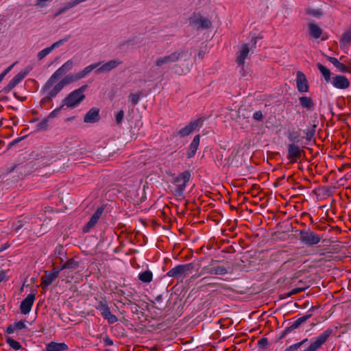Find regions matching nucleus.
I'll list each match as a JSON object with an SVG mask.
<instances>
[{"instance_id":"f257e3e1","label":"nucleus","mask_w":351,"mask_h":351,"mask_svg":"<svg viewBox=\"0 0 351 351\" xmlns=\"http://www.w3.org/2000/svg\"><path fill=\"white\" fill-rule=\"evenodd\" d=\"M191 178V174L189 171H184L178 176H174L171 180L173 185V195L176 197H183L187 183Z\"/></svg>"},{"instance_id":"f03ea898","label":"nucleus","mask_w":351,"mask_h":351,"mask_svg":"<svg viewBox=\"0 0 351 351\" xmlns=\"http://www.w3.org/2000/svg\"><path fill=\"white\" fill-rule=\"evenodd\" d=\"M87 85H83L79 88L70 93L64 99L63 106L68 108H75L84 99L85 95L84 92L87 89Z\"/></svg>"},{"instance_id":"7ed1b4c3","label":"nucleus","mask_w":351,"mask_h":351,"mask_svg":"<svg viewBox=\"0 0 351 351\" xmlns=\"http://www.w3.org/2000/svg\"><path fill=\"white\" fill-rule=\"evenodd\" d=\"M186 56L187 52L184 50L176 51L169 55L158 57L155 61V65L157 67H161L165 64L176 62Z\"/></svg>"},{"instance_id":"20e7f679","label":"nucleus","mask_w":351,"mask_h":351,"mask_svg":"<svg viewBox=\"0 0 351 351\" xmlns=\"http://www.w3.org/2000/svg\"><path fill=\"white\" fill-rule=\"evenodd\" d=\"M73 66V62L71 60L66 61L64 64H63L59 69H58L49 77V79L46 82L44 88L49 89L52 87L53 84L56 82V80L59 78L62 75L65 74L66 72L70 71Z\"/></svg>"},{"instance_id":"39448f33","label":"nucleus","mask_w":351,"mask_h":351,"mask_svg":"<svg viewBox=\"0 0 351 351\" xmlns=\"http://www.w3.org/2000/svg\"><path fill=\"white\" fill-rule=\"evenodd\" d=\"M193 269V265L192 263L178 265L171 269L167 273V276L177 279L183 278L189 273H191Z\"/></svg>"},{"instance_id":"423d86ee","label":"nucleus","mask_w":351,"mask_h":351,"mask_svg":"<svg viewBox=\"0 0 351 351\" xmlns=\"http://www.w3.org/2000/svg\"><path fill=\"white\" fill-rule=\"evenodd\" d=\"M333 333V329L327 328L311 343V345L305 349L304 351H317L319 349L322 345H324L328 340V339Z\"/></svg>"},{"instance_id":"0eeeda50","label":"nucleus","mask_w":351,"mask_h":351,"mask_svg":"<svg viewBox=\"0 0 351 351\" xmlns=\"http://www.w3.org/2000/svg\"><path fill=\"white\" fill-rule=\"evenodd\" d=\"M96 308L100 311L101 315L108 324H112L118 321V318L111 313L110 308L105 300H100L96 306Z\"/></svg>"},{"instance_id":"6e6552de","label":"nucleus","mask_w":351,"mask_h":351,"mask_svg":"<svg viewBox=\"0 0 351 351\" xmlns=\"http://www.w3.org/2000/svg\"><path fill=\"white\" fill-rule=\"evenodd\" d=\"M190 24L193 25L197 29H208L211 27V21L200 14H194L189 19Z\"/></svg>"},{"instance_id":"1a4fd4ad","label":"nucleus","mask_w":351,"mask_h":351,"mask_svg":"<svg viewBox=\"0 0 351 351\" xmlns=\"http://www.w3.org/2000/svg\"><path fill=\"white\" fill-rule=\"evenodd\" d=\"M304 153V150L295 143H290L288 145L287 157L289 160L290 163L296 162L301 158Z\"/></svg>"},{"instance_id":"9d476101","label":"nucleus","mask_w":351,"mask_h":351,"mask_svg":"<svg viewBox=\"0 0 351 351\" xmlns=\"http://www.w3.org/2000/svg\"><path fill=\"white\" fill-rule=\"evenodd\" d=\"M202 124L203 119H197L191 121L187 125L178 130L177 132V135L181 138L187 136L193 132L197 128H201Z\"/></svg>"},{"instance_id":"9b49d317","label":"nucleus","mask_w":351,"mask_h":351,"mask_svg":"<svg viewBox=\"0 0 351 351\" xmlns=\"http://www.w3.org/2000/svg\"><path fill=\"white\" fill-rule=\"evenodd\" d=\"M300 240L306 245H313L319 243L321 238L319 234L312 231L302 230L300 232Z\"/></svg>"},{"instance_id":"f8f14e48","label":"nucleus","mask_w":351,"mask_h":351,"mask_svg":"<svg viewBox=\"0 0 351 351\" xmlns=\"http://www.w3.org/2000/svg\"><path fill=\"white\" fill-rule=\"evenodd\" d=\"M45 274L41 277L40 286L42 289H46L58 277L60 270L53 268L50 271H45Z\"/></svg>"},{"instance_id":"ddd939ff","label":"nucleus","mask_w":351,"mask_h":351,"mask_svg":"<svg viewBox=\"0 0 351 351\" xmlns=\"http://www.w3.org/2000/svg\"><path fill=\"white\" fill-rule=\"evenodd\" d=\"M296 86L300 93H307L309 90V85L304 73L300 71L296 73Z\"/></svg>"},{"instance_id":"4468645a","label":"nucleus","mask_w":351,"mask_h":351,"mask_svg":"<svg viewBox=\"0 0 351 351\" xmlns=\"http://www.w3.org/2000/svg\"><path fill=\"white\" fill-rule=\"evenodd\" d=\"M330 82L335 88L338 89H347L350 86L349 80L346 76L341 75L332 76Z\"/></svg>"},{"instance_id":"2eb2a0df","label":"nucleus","mask_w":351,"mask_h":351,"mask_svg":"<svg viewBox=\"0 0 351 351\" xmlns=\"http://www.w3.org/2000/svg\"><path fill=\"white\" fill-rule=\"evenodd\" d=\"M35 299L36 293H31L22 300L20 305V311L22 314L27 315L30 312Z\"/></svg>"},{"instance_id":"dca6fc26","label":"nucleus","mask_w":351,"mask_h":351,"mask_svg":"<svg viewBox=\"0 0 351 351\" xmlns=\"http://www.w3.org/2000/svg\"><path fill=\"white\" fill-rule=\"evenodd\" d=\"M69 37L64 38L60 40L55 42L50 47H47L38 53L37 57L39 60H43L45 57H46L48 54H49L53 49L59 47L60 45H63L65 42L69 40Z\"/></svg>"},{"instance_id":"f3484780","label":"nucleus","mask_w":351,"mask_h":351,"mask_svg":"<svg viewBox=\"0 0 351 351\" xmlns=\"http://www.w3.org/2000/svg\"><path fill=\"white\" fill-rule=\"evenodd\" d=\"M27 75V72H20L16 75L10 82L3 88V92L5 93L11 91L18 84H19Z\"/></svg>"},{"instance_id":"a211bd4d","label":"nucleus","mask_w":351,"mask_h":351,"mask_svg":"<svg viewBox=\"0 0 351 351\" xmlns=\"http://www.w3.org/2000/svg\"><path fill=\"white\" fill-rule=\"evenodd\" d=\"M103 212L102 208H98L95 213L92 215L88 223L83 227L82 231L85 233L90 232V230L97 224L98 220L101 216Z\"/></svg>"},{"instance_id":"6ab92c4d","label":"nucleus","mask_w":351,"mask_h":351,"mask_svg":"<svg viewBox=\"0 0 351 351\" xmlns=\"http://www.w3.org/2000/svg\"><path fill=\"white\" fill-rule=\"evenodd\" d=\"M100 119L99 110L97 108H92L85 114L84 122L87 123H93L97 122Z\"/></svg>"},{"instance_id":"aec40b11","label":"nucleus","mask_w":351,"mask_h":351,"mask_svg":"<svg viewBox=\"0 0 351 351\" xmlns=\"http://www.w3.org/2000/svg\"><path fill=\"white\" fill-rule=\"evenodd\" d=\"M121 64H122L121 61H119L118 60H111L108 61V62L102 64L99 68H97L95 73L99 74V73H101L109 72L111 70L116 68L117 66H118L119 65H120Z\"/></svg>"},{"instance_id":"412c9836","label":"nucleus","mask_w":351,"mask_h":351,"mask_svg":"<svg viewBox=\"0 0 351 351\" xmlns=\"http://www.w3.org/2000/svg\"><path fill=\"white\" fill-rule=\"evenodd\" d=\"M69 346L65 343H58L51 341L45 344V348L43 351H66Z\"/></svg>"},{"instance_id":"4be33fe9","label":"nucleus","mask_w":351,"mask_h":351,"mask_svg":"<svg viewBox=\"0 0 351 351\" xmlns=\"http://www.w3.org/2000/svg\"><path fill=\"white\" fill-rule=\"evenodd\" d=\"M25 320H21L10 324L5 330V332L10 335L14 332H18L19 330H21L23 329H27V328L25 324Z\"/></svg>"},{"instance_id":"5701e85b","label":"nucleus","mask_w":351,"mask_h":351,"mask_svg":"<svg viewBox=\"0 0 351 351\" xmlns=\"http://www.w3.org/2000/svg\"><path fill=\"white\" fill-rule=\"evenodd\" d=\"M250 52L248 45L244 44L242 45L240 51L237 54L236 62L240 66L245 64V60L247 57Z\"/></svg>"},{"instance_id":"b1692460","label":"nucleus","mask_w":351,"mask_h":351,"mask_svg":"<svg viewBox=\"0 0 351 351\" xmlns=\"http://www.w3.org/2000/svg\"><path fill=\"white\" fill-rule=\"evenodd\" d=\"M199 141L200 136L199 134L195 136L189 145V150L187 152V158H191L195 156L198 149Z\"/></svg>"},{"instance_id":"393cba45","label":"nucleus","mask_w":351,"mask_h":351,"mask_svg":"<svg viewBox=\"0 0 351 351\" xmlns=\"http://www.w3.org/2000/svg\"><path fill=\"white\" fill-rule=\"evenodd\" d=\"M202 273L206 274L223 275L227 273V269L223 266H216L211 268L204 267Z\"/></svg>"},{"instance_id":"a878e982","label":"nucleus","mask_w":351,"mask_h":351,"mask_svg":"<svg viewBox=\"0 0 351 351\" xmlns=\"http://www.w3.org/2000/svg\"><path fill=\"white\" fill-rule=\"evenodd\" d=\"M299 101L300 106L307 110H313L315 107V103L313 99L310 97L302 96L299 97Z\"/></svg>"},{"instance_id":"bb28decb","label":"nucleus","mask_w":351,"mask_h":351,"mask_svg":"<svg viewBox=\"0 0 351 351\" xmlns=\"http://www.w3.org/2000/svg\"><path fill=\"white\" fill-rule=\"evenodd\" d=\"M308 32L314 38H319L322 36V29L315 23H310L308 25Z\"/></svg>"},{"instance_id":"cd10ccee","label":"nucleus","mask_w":351,"mask_h":351,"mask_svg":"<svg viewBox=\"0 0 351 351\" xmlns=\"http://www.w3.org/2000/svg\"><path fill=\"white\" fill-rule=\"evenodd\" d=\"M339 43L341 47H345L351 44V27L343 33Z\"/></svg>"},{"instance_id":"c85d7f7f","label":"nucleus","mask_w":351,"mask_h":351,"mask_svg":"<svg viewBox=\"0 0 351 351\" xmlns=\"http://www.w3.org/2000/svg\"><path fill=\"white\" fill-rule=\"evenodd\" d=\"M100 62L90 64L86 66L82 71L77 73L78 77L80 80L84 78L88 75L93 69L97 68L100 65Z\"/></svg>"},{"instance_id":"c756f323","label":"nucleus","mask_w":351,"mask_h":351,"mask_svg":"<svg viewBox=\"0 0 351 351\" xmlns=\"http://www.w3.org/2000/svg\"><path fill=\"white\" fill-rule=\"evenodd\" d=\"M317 66L324 78V80L327 83L330 82L332 80L330 71L321 63H317Z\"/></svg>"},{"instance_id":"7c9ffc66","label":"nucleus","mask_w":351,"mask_h":351,"mask_svg":"<svg viewBox=\"0 0 351 351\" xmlns=\"http://www.w3.org/2000/svg\"><path fill=\"white\" fill-rule=\"evenodd\" d=\"M79 267V263L74 258L66 261L59 269L60 271L63 269H75Z\"/></svg>"},{"instance_id":"2f4dec72","label":"nucleus","mask_w":351,"mask_h":351,"mask_svg":"<svg viewBox=\"0 0 351 351\" xmlns=\"http://www.w3.org/2000/svg\"><path fill=\"white\" fill-rule=\"evenodd\" d=\"M78 5L77 1L75 0H70L69 2H67L62 8H60L58 11L56 12L54 14V16L56 17L59 16L60 14L65 12L68 10L75 7V5Z\"/></svg>"},{"instance_id":"473e14b6","label":"nucleus","mask_w":351,"mask_h":351,"mask_svg":"<svg viewBox=\"0 0 351 351\" xmlns=\"http://www.w3.org/2000/svg\"><path fill=\"white\" fill-rule=\"evenodd\" d=\"M311 317V314L306 315L304 316H302L301 317H299L298 319H296L290 326L288 328H290L291 332L293 330L299 328L300 325L303 323H304L307 319H308Z\"/></svg>"},{"instance_id":"72a5a7b5","label":"nucleus","mask_w":351,"mask_h":351,"mask_svg":"<svg viewBox=\"0 0 351 351\" xmlns=\"http://www.w3.org/2000/svg\"><path fill=\"white\" fill-rule=\"evenodd\" d=\"M64 86L62 84L61 81L58 82L54 87L49 92L47 99H50L51 97H54L57 95L58 93H60ZM47 99V98L43 99V100Z\"/></svg>"},{"instance_id":"f704fd0d","label":"nucleus","mask_w":351,"mask_h":351,"mask_svg":"<svg viewBox=\"0 0 351 351\" xmlns=\"http://www.w3.org/2000/svg\"><path fill=\"white\" fill-rule=\"evenodd\" d=\"M153 274L149 270L145 271L138 274V279L145 283L150 282L152 280Z\"/></svg>"},{"instance_id":"c9c22d12","label":"nucleus","mask_w":351,"mask_h":351,"mask_svg":"<svg viewBox=\"0 0 351 351\" xmlns=\"http://www.w3.org/2000/svg\"><path fill=\"white\" fill-rule=\"evenodd\" d=\"M80 80L78 77L77 73L76 74H69L66 75L62 80L61 82L65 86L67 84H71L76 81Z\"/></svg>"},{"instance_id":"e433bc0d","label":"nucleus","mask_w":351,"mask_h":351,"mask_svg":"<svg viewBox=\"0 0 351 351\" xmlns=\"http://www.w3.org/2000/svg\"><path fill=\"white\" fill-rule=\"evenodd\" d=\"M5 341L10 346V348L14 350H19L22 348V346L19 342L13 339L10 337H5Z\"/></svg>"},{"instance_id":"4c0bfd02","label":"nucleus","mask_w":351,"mask_h":351,"mask_svg":"<svg viewBox=\"0 0 351 351\" xmlns=\"http://www.w3.org/2000/svg\"><path fill=\"white\" fill-rule=\"evenodd\" d=\"M307 341H308L307 339H304L302 341H301L300 342H298V343H296L295 344L290 346L289 347L286 348L284 351H295L297 349H298L299 348H300Z\"/></svg>"},{"instance_id":"58836bf2","label":"nucleus","mask_w":351,"mask_h":351,"mask_svg":"<svg viewBox=\"0 0 351 351\" xmlns=\"http://www.w3.org/2000/svg\"><path fill=\"white\" fill-rule=\"evenodd\" d=\"M336 68L341 73H351V66H346L344 64L339 62Z\"/></svg>"},{"instance_id":"ea45409f","label":"nucleus","mask_w":351,"mask_h":351,"mask_svg":"<svg viewBox=\"0 0 351 351\" xmlns=\"http://www.w3.org/2000/svg\"><path fill=\"white\" fill-rule=\"evenodd\" d=\"M48 122L49 119L48 118H45L43 121H41L38 125H36L37 130H46L48 127Z\"/></svg>"},{"instance_id":"a19ab883","label":"nucleus","mask_w":351,"mask_h":351,"mask_svg":"<svg viewBox=\"0 0 351 351\" xmlns=\"http://www.w3.org/2000/svg\"><path fill=\"white\" fill-rule=\"evenodd\" d=\"M129 97L131 99V102H132V105L135 106V105H136L138 104V101L140 99L141 93H134V94H130Z\"/></svg>"},{"instance_id":"79ce46f5","label":"nucleus","mask_w":351,"mask_h":351,"mask_svg":"<svg viewBox=\"0 0 351 351\" xmlns=\"http://www.w3.org/2000/svg\"><path fill=\"white\" fill-rule=\"evenodd\" d=\"M209 280H210V278L204 277V278L201 279V282L203 284H204V285H209V286L213 287H217L220 286V285H219L218 283L213 282L211 281H209Z\"/></svg>"},{"instance_id":"37998d69","label":"nucleus","mask_w":351,"mask_h":351,"mask_svg":"<svg viewBox=\"0 0 351 351\" xmlns=\"http://www.w3.org/2000/svg\"><path fill=\"white\" fill-rule=\"evenodd\" d=\"M123 117H124L123 110H119L115 116L117 124L119 125L121 123V122L123 119Z\"/></svg>"},{"instance_id":"c03bdc74","label":"nucleus","mask_w":351,"mask_h":351,"mask_svg":"<svg viewBox=\"0 0 351 351\" xmlns=\"http://www.w3.org/2000/svg\"><path fill=\"white\" fill-rule=\"evenodd\" d=\"M253 119H255L256 121H263V115L262 112L261 110L256 111L253 114Z\"/></svg>"},{"instance_id":"a18cd8bd","label":"nucleus","mask_w":351,"mask_h":351,"mask_svg":"<svg viewBox=\"0 0 351 351\" xmlns=\"http://www.w3.org/2000/svg\"><path fill=\"white\" fill-rule=\"evenodd\" d=\"M62 106H62L61 107L55 109L54 110H53L52 112H51L49 113V114L47 117V118H48V119H49L51 118H54L55 117H56L58 114V113H59L61 108H62Z\"/></svg>"},{"instance_id":"49530a36","label":"nucleus","mask_w":351,"mask_h":351,"mask_svg":"<svg viewBox=\"0 0 351 351\" xmlns=\"http://www.w3.org/2000/svg\"><path fill=\"white\" fill-rule=\"evenodd\" d=\"M298 137V135L296 133H289L287 136L288 139L293 142L292 143H295V142H297V138Z\"/></svg>"},{"instance_id":"de8ad7c7","label":"nucleus","mask_w":351,"mask_h":351,"mask_svg":"<svg viewBox=\"0 0 351 351\" xmlns=\"http://www.w3.org/2000/svg\"><path fill=\"white\" fill-rule=\"evenodd\" d=\"M258 344L260 347L264 348L268 345V340L267 338L263 337L258 341Z\"/></svg>"},{"instance_id":"09e8293b","label":"nucleus","mask_w":351,"mask_h":351,"mask_svg":"<svg viewBox=\"0 0 351 351\" xmlns=\"http://www.w3.org/2000/svg\"><path fill=\"white\" fill-rule=\"evenodd\" d=\"M103 341L106 346H110L113 345V341L108 336H105L103 338Z\"/></svg>"},{"instance_id":"8fccbe9b","label":"nucleus","mask_w":351,"mask_h":351,"mask_svg":"<svg viewBox=\"0 0 351 351\" xmlns=\"http://www.w3.org/2000/svg\"><path fill=\"white\" fill-rule=\"evenodd\" d=\"M327 60L332 63L335 67L337 66V64L340 62L336 58L328 56Z\"/></svg>"},{"instance_id":"3c124183","label":"nucleus","mask_w":351,"mask_h":351,"mask_svg":"<svg viewBox=\"0 0 351 351\" xmlns=\"http://www.w3.org/2000/svg\"><path fill=\"white\" fill-rule=\"evenodd\" d=\"M304 291V289L302 288H295V289H293L290 293H289V296H291L292 295H295V294H297V293H299L302 291Z\"/></svg>"},{"instance_id":"603ef678","label":"nucleus","mask_w":351,"mask_h":351,"mask_svg":"<svg viewBox=\"0 0 351 351\" xmlns=\"http://www.w3.org/2000/svg\"><path fill=\"white\" fill-rule=\"evenodd\" d=\"M291 332L290 328L287 327L284 331L282 332V334L280 337H279L280 339H283L287 335Z\"/></svg>"},{"instance_id":"864d4df0","label":"nucleus","mask_w":351,"mask_h":351,"mask_svg":"<svg viewBox=\"0 0 351 351\" xmlns=\"http://www.w3.org/2000/svg\"><path fill=\"white\" fill-rule=\"evenodd\" d=\"M49 0H37L36 3V5L40 6V7H44L45 6V2L48 1Z\"/></svg>"},{"instance_id":"5fc2aeb1","label":"nucleus","mask_w":351,"mask_h":351,"mask_svg":"<svg viewBox=\"0 0 351 351\" xmlns=\"http://www.w3.org/2000/svg\"><path fill=\"white\" fill-rule=\"evenodd\" d=\"M13 66L14 64L8 66L1 74L5 77L11 71Z\"/></svg>"},{"instance_id":"6e6d98bb","label":"nucleus","mask_w":351,"mask_h":351,"mask_svg":"<svg viewBox=\"0 0 351 351\" xmlns=\"http://www.w3.org/2000/svg\"><path fill=\"white\" fill-rule=\"evenodd\" d=\"M22 226H23V225L21 223H20V224H15V225H14L12 226V229L15 232H18L22 228Z\"/></svg>"},{"instance_id":"4d7b16f0","label":"nucleus","mask_w":351,"mask_h":351,"mask_svg":"<svg viewBox=\"0 0 351 351\" xmlns=\"http://www.w3.org/2000/svg\"><path fill=\"white\" fill-rule=\"evenodd\" d=\"M205 52L203 51H200L198 53V58L202 60L204 57Z\"/></svg>"},{"instance_id":"13d9d810","label":"nucleus","mask_w":351,"mask_h":351,"mask_svg":"<svg viewBox=\"0 0 351 351\" xmlns=\"http://www.w3.org/2000/svg\"><path fill=\"white\" fill-rule=\"evenodd\" d=\"M125 304H128V305H133V304H134L135 305V310L137 311L138 306L136 304H135L132 301L128 300V302L125 303Z\"/></svg>"},{"instance_id":"bf43d9fd","label":"nucleus","mask_w":351,"mask_h":351,"mask_svg":"<svg viewBox=\"0 0 351 351\" xmlns=\"http://www.w3.org/2000/svg\"><path fill=\"white\" fill-rule=\"evenodd\" d=\"M5 273L4 272L0 273V282L3 281L5 280Z\"/></svg>"},{"instance_id":"052dcab7","label":"nucleus","mask_w":351,"mask_h":351,"mask_svg":"<svg viewBox=\"0 0 351 351\" xmlns=\"http://www.w3.org/2000/svg\"><path fill=\"white\" fill-rule=\"evenodd\" d=\"M311 137H312V134H310V133H307L306 134V138L308 140H311Z\"/></svg>"},{"instance_id":"680f3d73","label":"nucleus","mask_w":351,"mask_h":351,"mask_svg":"<svg viewBox=\"0 0 351 351\" xmlns=\"http://www.w3.org/2000/svg\"><path fill=\"white\" fill-rule=\"evenodd\" d=\"M5 77L3 76V75H2L1 73L0 74V83L1 82V81L3 80Z\"/></svg>"},{"instance_id":"e2e57ef3","label":"nucleus","mask_w":351,"mask_h":351,"mask_svg":"<svg viewBox=\"0 0 351 351\" xmlns=\"http://www.w3.org/2000/svg\"><path fill=\"white\" fill-rule=\"evenodd\" d=\"M349 351H351V350H350Z\"/></svg>"}]
</instances>
